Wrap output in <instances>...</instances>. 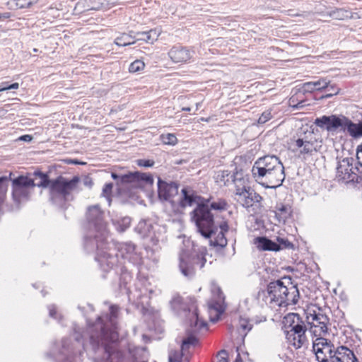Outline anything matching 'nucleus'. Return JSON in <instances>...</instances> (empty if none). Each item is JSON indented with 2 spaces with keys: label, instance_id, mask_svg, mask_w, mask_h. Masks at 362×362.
Masks as SVG:
<instances>
[{
  "label": "nucleus",
  "instance_id": "31",
  "mask_svg": "<svg viewBox=\"0 0 362 362\" xmlns=\"http://www.w3.org/2000/svg\"><path fill=\"white\" fill-rule=\"evenodd\" d=\"M252 325L250 323L247 319L240 317L238 323V332L243 336L245 337L247 332L251 330Z\"/></svg>",
  "mask_w": 362,
  "mask_h": 362
},
{
  "label": "nucleus",
  "instance_id": "28",
  "mask_svg": "<svg viewBox=\"0 0 362 362\" xmlns=\"http://www.w3.org/2000/svg\"><path fill=\"white\" fill-rule=\"evenodd\" d=\"M120 354L117 351L111 350L109 347H105L103 356L100 359H95V362H119Z\"/></svg>",
  "mask_w": 362,
  "mask_h": 362
},
{
  "label": "nucleus",
  "instance_id": "6",
  "mask_svg": "<svg viewBox=\"0 0 362 362\" xmlns=\"http://www.w3.org/2000/svg\"><path fill=\"white\" fill-rule=\"evenodd\" d=\"M267 298L272 306L287 307L296 305L299 298V291L296 286L289 287L284 285L281 280L269 283L267 286Z\"/></svg>",
  "mask_w": 362,
  "mask_h": 362
},
{
  "label": "nucleus",
  "instance_id": "33",
  "mask_svg": "<svg viewBox=\"0 0 362 362\" xmlns=\"http://www.w3.org/2000/svg\"><path fill=\"white\" fill-rule=\"evenodd\" d=\"M210 243L211 245L216 247H220L221 248L226 247L227 245V239L225 237V233L219 232L216 237L210 240Z\"/></svg>",
  "mask_w": 362,
  "mask_h": 362
},
{
  "label": "nucleus",
  "instance_id": "17",
  "mask_svg": "<svg viewBox=\"0 0 362 362\" xmlns=\"http://www.w3.org/2000/svg\"><path fill=\"white\" fill-rule=\"evenodd\" d=\"M285 334L293 332L296 330H303L306 329L305 322L303 321L300 315L297 313H288L283 320Z\"/></svg>",
  "mask_w": 362,
  "mask_h": 362
},
{
  "label": "nucleus",
  "instance_id": "53",
  "mask_svg": "<svg viewBox=\"0 0 362 362\" xmlns=\"http://www.w3.org/2000/svg\"><path fill=\"white\" fill-rule=\"evenodd\" d=\"M10 17H11V13L8 12L1 13V18H9Z\"/></svg>",
  "mask_w": 362,
  "mask_h": 362
},
{
  "label": "nucleus",
  "instance_id": "22",
  "mask_svg": "<svg viewBox=\"0 0 362 362\" xmlns=\"http://www.w3.org/2000/svg\"><path fill=\"white\" fill-rule=\"evenodd\" d=\"M307 329L303 330H296L293 332L286 334L288 342L296 349L300 348L307 341L305 332Z\"/></svg>",
  "mask_w": 362,
  "mask_h": 362
},
{
  "label": "nucleus",
  "instance_id": "7",
  "mask_svg": "<svg viewBox=\"0 0 362 362\" xmlns=\"http://www.w3.org/2000/svg\"><path fill=\"white\" fill-rule=\"evenodd\" d=\"M322 140L317 138L313 132L305 134L302 137L294 139L292 142L293 151L301 155H312L322 147Z\"/></svg>",
  "mask_w": 362,
  "mask_h": 362
},
{
  "label": "nucleus",
  "instance_id": "44",
  "mask_svg": "<svg viewBox=\"0 0 362 362\" xmlns=\"http://www.w3.org/2000/svg\"><path fill=\"white\" fill-rule=\"evenodd\" d=\"M226 356V352L225 351H221L218 353L217 356V361L216 362H228Z\"/></svg>",
  "mask_w": 362,
  "mask_h": 362
},
{
  "label": "nucleus",
  "instance_id": "49",
  "mask_svg": "<svg viewBox=\"0 0 362 362\" xmlns=\"http://www.w3.org/2000/svg\"><path fill=\"white\" fill-rule=\"evenodd\" d=\"M221 230L220 232L226 233L228 230V225L227 222L223 221L218 225Z\"/></svg>",
  "mask_w": 362,
  "mask_h": 362
},
{
  "label": "nucleus",
  "instance_id": "37",
  "mask_svg": "<svg viewBox=\"0 0 362 362\" xmlns=\"http://www.w3.org/2000/svg\"><path fill=\"white\" fill-rule=\"evenodd\" d=\"M182 298L180 296H175L171 300V305L174 310H185L186 305L185 304L187 303H183L182 302Z\"/></svg>",
  "mask_w": 362,
  "mask_h": 362
},
{
  "label": "nucleus",
  "instance_id": "48",
  "mask_svg": "<svg viewBox=\"0 0 362 362\" xmlns=\"http://www.w3.org/2000/svg\"><path fill=\"white\" fill-rule=\"evenodd\" d=\"M18 87H19L18 83H13L10 86H2V88H0V92L7 90H11V89H18Z\"/></svg>",
  "mask_w": 362,
  "mask_h": 362
},
{
  "label": "nucleus",
  "instance_id": "38",
  "mask_svg": "<svg viewBox=\"0 0 362 362\" xmlns=\"http://www.w3.org/2000/svg\"><path fill=\"white\" fill-rule=\"evenodd\" d=\"M16 6L18 8H30L33 4L38 2L39 0H13Z\"/></svg>",
  "mask_w": 362,
  "mask_h": 362
},
{
  "label": "nucleus",
  "instance_id": "20",
  "mask_svg": "<svg viewBox=\"0 0 362 362\" xmlns=\"http://www.w3.org/2000/svg\"><path fill=\"white\" fill-rule=\"evenodd\" d=\"M158 193L160 199L170 201L178 194V185L175 182H165L159 178L158 182Z\"/></svg>",
  "mask_w": 362,
  "mask_h": 362
},
{
  "label": "nucleus",
  "instance_id": "46",
  "mask_svg": "<svg viewBox=\"0 0 362 362\" xmlns=\"http://www.w3.org/2000/svg\"><path fill=\"white\" fill-rule=\"evenodd\" d=\"M145 63L142 60H135L131 64V68H144Z\"/></svg>",
  "mask_w": 362,
  "mask_h": 362
},
{
  "label": "nucleus",
  "instance_id": "52",
  "mask_svg": "<svg viewBox=\"0 0 362 362\" xmlns=\"http://www.w3.org/2000/svg\"><path fill=\"white\" fill-rule=\"evenodd\" d=\"M56 314V310L54 307L49 308V315L52 317H54V315Z\"/></svg>",
  "mask_w": 362,
  "mask_h": 362
},
{
  "label": "nucleus",
  "instance_id": "35",
  "mask_svg": "<svg viewBox=\"0 0 362 362\" xmlns=\"http://www.w3.org/2000/svg\"><path fill=\"white\" fill-rule=\"evenodd\" d=\"M9 185L6 177H0V204L4 202Z\"/></svg>",
  "mask_w": 362,
  "mask_h": 362
},
{
  "label": "nucleus",
  "instance_id": "14",
  "mask_svg": "<svg viewBox=\"0 0 362 362\" xmlns=\"http://www.w3.org/2000/svg\"><path fill=\"white\" fill-rule=\"evenodd\" d=\"M213 293L216 296V299H213L209 303V312L211 315V320L216 322L218 320L219 316L225 311V297L219 287H214Z\"/></svg>",
  "mask_w": 362,
  "mask_h": 362
},
{
  "label": "nucleus",
  "instance_id": "36",
  "mask_svg": "<svg viewBox=\"0 0 362 362\" xmlns=\"http://www.w3.org/2000/svg\"><path fill=\"white\" fill-rule=\"evenodd\" d=\"M185 351L181 350H170L169 351L168 360L169 362H182L184 356Z\"/></svg>",
  "mask_w": 362,
  "mask_h": 362
},
{
  "label": "nucleus",
  "instance_id": "29",
  "mask_svg": "<svg viewBox=\"0 0 362 362\" xmlns=\"http://www.w3.org/2000/svg\"><path fill=\"white\" fill-rule=\"evenodd\" d=\"M242 175H239L238 173L236 175H230L228 171H222L221 173L217 175V182L223 185H226L228 184L230 181L234 182V180L237 178V184L242 182L243 177H240Z\"/></svg>",
  "mask_w": 362,
  "mask_h": 362
},
{
  "label": "nucleus",
  "instance_id": "25",
  "mask_svg": "<svg viewBox=\"0 0 362 362\" xmlns=\"http://www.w3.org/2000/svg\"><path fill=\"white\" fill-rule=\"evenodd\" d=\"M275 216L279 223H285L291 216L292 210L289 205L279 204L275 207Z\"/></svg>",
  "mask_w": 362,
  "mask_h": 362
},
{
  "label": "nucleus",
  "instance_id": "34",
  "mask_svg": "<svg viewBox=\"0 0 362 362\" xmlns=\"http://www.w3.org/2000/svg\"><path fill=\"white\" fill-rule=\"evenodd\" d=\"M113 224L116 226L117 230L122 233L130 226L131 218L127 216L124 217L117 222L113 221Z\"/></svg>",
  "mask_w": 362,
  "mask_h": 362
},
{
  "label": "nucleus",
  "instance_id": "57",
  "mask_svg": "<svg viewBox=\"0 0 362 362\" xmlns=\"http://www.w3.org/2000/svg\"><path fill=\"white\" fill-rule=\"evenodd\" d=\"M182 111H187V112H189L191 110V108L190 107H182Z\"/></svg>",
  "mask_w": 362,
  "mask_h": 362
},
{
  "label": "nucleus",
  "instance_id": "62",
  "mask_svg": "<svg viewBox=\"0 0 362 362\" xmlns=\"http://www.w3.org/2000/svg\"><path fill=\"white\" fill-rule=\"evenodd\" d=\"M95 343H96L97 346H98V345H99V340H97V341H95Z\"/></svg>",
  "mask_w": 362,
  "mask_h": 362
},
{
  "label": "nucleus",
  "instance_id": "10",
  "mask_svg": "<svg viewBox=\"0 0 362 362\" xmlns=\"http://www.w3.org/2000/svg\"><path fill=\"white\" fill-rule=\"evenodd\" d=\"M234 184L235 185V199L237 202L240 203L244 207L248 208L252 206L255 203H259L262 199V197L256 193L254 189L250 187H246L244 183L245 180L242 179V182L237 184V178L235 177Z\"/></svg>",
  "mask_w": 362,
  "mask_h": 362
},
{
  "label": "nucleus",
  "instance_id": "2",
  "mask_svg": "<svg viewBox=\"0 0 362 362\" xmlns=\"http://www.w3.org/2000/svg\"><path fill=\"white\" fill-rule=\"evenodd\" d=\"M86 219L88 224L89 234L86 244L95 245L98 255L96 260L104 270L112 268L117 262L115 257L105 251L104 249L108 237L107 223L104 220V213L99 205H93L88 208Z\"/></svg>",
  "mask_w": 362,
  "mask_h": 362
},
{
  "label": "nucleus",
  "instance_id": "63",
  "mask_svg": "<svg viewBox=\"0 0 362 362\" xmlns=\"http://www.w3.org/2000/svg\"><path fill=\"white\" fill-rule=\"evenodd\" d=\"M1 19V13H0V20Z\"/></svg>",
  "mask_w": 362,
  "mask_h": 362
},
{
  "label": "nucleus",
  "instance_id": "39",
  "mask_svg": "<svg viewBox=\"0 0 362 362\" xmlns=\"http://www.w3.org/2000/svg\"><path fill=\"white\" fill-rule=\"evenodd\" d=\"M160 138L165 144L175 145L177 142V139L173 134H162Z\"/></svg>",
  "mask_w": 362,
  "mask_h": 362
},
{
  "label": "nucleus",
  "instance_id": "55",
  "mask_svg": "<svg viewBox=\"0 0 362 362\" xmlns=\"http://www.w3.org/2000/svg\"><path fill=\"white\" fill-rule=\"evenodd\" d=\"M11 86V85H9V86ZM2 86H8V85L7 84V83H6V82H3V83H1V85H0V88H2Z\"/></svg>",
  "mask_w": 362,
  "mask_h": 362
},
{
  "label": "nucleus",
  "instance_id": "21",
  "mask_svg": "<svg viewBox=\"0 0 362 362\" xmlns=\"http://www.w3.org/2000/svg\"><path fill=\"white\" fill-rule=\"evenodd\" d=\"M168 55L175 63L186 62L192 57L190 50L180 46L173 47L169 51Z\"/></svg>",
  "mask_w": 362,
  "mask_h": 362
},
{
  "label": "nucleus",
  "instance_id": "26",
  "mask_svg": "<svg viewBox=\"0 0 362 362\" xmlns=\"http://www.w3.org/2000/svg\"><path fill=\"white\" fill-rule=\"evenodd\" d=\"M160 35V32H158L156 29L150 30L148 32H138L134 33V35L136 36L135 40H144L147 43L153 44L155 41L158 40V37Z\"/></svg>",
  "mask_w": 362,
  "mask_h": 362
},
{
  "label": "nucleus",
  "instance_id": "8",
  "mask_svg": "<svg viewBox=\"0 0 362 362\" xmlns=\"http://www.w3.org/2000/svg\"><path fill=\"white\" fill-rule=\"evenodd\" d=\"M313 349L318 362H334L337 348L331 341L318 337L313 341Z\"/></svg>",
  "mask_w": 362,
  "mask_h": 362
},
{
  "label": "nucleus",
  "instance_id": "54",
  "mask_svg": "<svg viewBox=\"0 0 362 362\" xmlns=\"http://www.w3.org/2000/svg\"><path fill=\"white\" fill-rule=\"evenodd\" d=\"M337 91H336V92H335V93H328V94H327L325 97V98L331 97L332 95H334V94H337Z\"/></svg>",
  "mask_w": 362,
  "mask_h": 362
},
{
  "label": "nucleus",
  "instance_id": "27",
  "mask_svg": "<svg viewBox=\"0 0 362 362\" xmlns=\"http://www.w3.org/2000/svg\"><path fill=\"white\" fill-rule=\"evenodd\" d=\"M329 83V81L326 79H320L315 81H310L305 83L303 85V90L304 92H313L315 90H320L323 88H327Z\"/></svg>",
  "mask_w": 362,
  "mask_h": 362
},
{
  "label": "nucleus",
  "instance_id": "40",
  "mask_svg": "<svg viewBox=\"0 0 362 362\" xmlns=\"http://www.w3.org/2000/svg\"><path fill=\"white\" fill-rule=\"evenodd\" d=\"M195 341H196L195 337H192V336H189V337L184 339L182 341V345H181L182 351H185L186 349H187L190 345H192L194 344Z\"/></svg>",
  "mask_w": 362,
  "mask_h": 362
},
{
  "label": "nucleus",
  "instance_id": "19",
  "mask_svg": "<svg viewBox=\"0 0 362 362\" xmlns=\"http://www.w3.org/2000/svg\"><path fill=\"white\" fill-rule=\"evenodd\" d=\"M189 301L190 302V305L188 306L187 310L189 313H191V317H189V325L191 327V331L192 332H198L202 328H204L206 326V322L202 320L199 317V313L197 310V307L195 303V300L192 298H189Z\"/></svg>",
  "mask_w": 362,
  "mask_h": 362
},
{
  "label": "nucleus",
  "instance_id": "47",
  "mask_svg": "<svg viewBox=\"0 0 362 362\" xmlns=\"http://www.w3.org/2000/svg\"><path fill=\"white\" fill-rule=\"evenodd\" d=\"M356 158L359 164L362 166V144L357 147Z\"/></svg>",
  "mask_w": 362,
  "mask_h": 362
},
{
  "label": "nucleus",
  "instance_id": "41",
  "mask_svg": "<svg viewBox=\"0 0 362 362\" xmlns=\"http://www.w3.org/2000/svg\"><path fill=\"white\" fill-rule=\"evenodd\" d=\"M272 118L271 112L269 110L264 111L258 119L259 124H264Z\"/></svg>",
  "mask_w": 362,
  "mask_h": 362
},
{
  "label": "nucleus",
  "instance_id": "43",
  "mask_svg": "<svg viewBox=\"0 0 362 362\" xmlns=\"http://www.w3.org/2000/svg\"><path fill=\"white\" fill-rule=\"evenodd\" d=\"M113 185L112 183H107L104 186L103 194L105 197H108L110 194L112 189Z\"/></svg>",
  "mask_w": 362,
  "mask_h": 362
},
{
  "label": "nucleus",
  "instance_id": "15",
  "mask_svg": "<svg viewBox=\"0 0 362 362\" xmlns=\"http://www.w3.org/2000/svg\"><path fill=\"white\" fill-rule=\"evenodd\" d=\"M110 324L112 327L111 329H107L106 327L102 328L101 332V340L107 341L109 342H115L118 340L119 335L117 332L116 322L115 320L117 318L118 308L115 305H112L110 308Z\"/></svg>",
  "mask_w": 362,
  "mask_h": 362
},
{
  "label": "nucleus",
  "instance_id": "18",
  "mask_svg": "<svg viewBox=\"0 0 362 362\" xmlns=\"http://www.w3.org/2000/svg\"><path fill=\"white\" fill-rule=\"evenodd\" d=\"M116 0H81L76 4V8L83 11L107 9L110 8Z\"/></svg>",
  "mask_w": 362,
  "mask_h": 362
},
{
  "label": "nucleus",
  "instance_id": "3",
  "mask_svg": "<svg viewBox=\"0 0 362 362\" xmlns=\"http://www.w3.org/2000/svg\"><path fill=\"white\" fill-rule=\"evenodd\" d=\"M252 175L265 188H276L285 179L284 167L276 156L259 158L252 166Z\"/></svg>",
  "mask_w": 362,
  "mask_h": 362
},
{
  "label": "nucleus",
  "instance_id": "12",
  "mask_svg": "<svg viewBox=\"0 0 362 362\" xmlns=\"http://www.w3.org/2000/svg\"><path fill=\"white\" fill-rule=\"evenodd\" d=\"M353 158H345L338 161L337 179L339 182L349 183L357 180L358 175L353 170Z\"/></svg>",
  "mask_w": 362,
  "mask_h": 362
},
{
  "label": "nucleus",
  "instance_id": "61",
  "mask_svg": "<svg viewBox=\"0 0 362 362\" xmlns=\"http://www.w3.org/2000/svg\"><path fill=\"white\" fill-rule=\"evenodd\" d=\"M199 103H197V110L199 109Z\"/></svg>",
  "mask_w": 362,
  "mask_h": 362
},
{
  "label": "nucleus",
  "instance_id": "50",
  "mask_svg": "<svg viewBox=\"0 0 362 362\" xmlns=\"http://www.w3.org/2000/svg\"><path fill=\"white\" fill-rule=\"evenodd\" d=\"M32 139H33V136L30 135H28V134L23 135V136H21V137H19V140L23 141H27V142L32 141Z\"/></svg>",
  "mask_w": 362,
  "mask_h": 362
},
{
  "label": "nucleus",
  "instance_id": "30",
  "mask_svg": "<svg viewBox=\"0 0 362 362\" xmlns=\"http://www.w3.org/2000/svg\"><path fill=\"white\" fill-rule=\"evenodd\" d=\"M135 38L134 32L131 31L129 34L122 33L115 39V42L118 46H127L135 43Z\"/></svg>",
  "mask_w": 362,
  "mask_h": 362
},
{
  "label": "nucleus",
  "instance_id": "16",
  "mask_svg": "<svg viewBox=\"0 0 362 362\" xmlns=\"http://www.w3.org/2000/svg\"><path fill=\"white\" fill-rule=\"evenodd\" d=\"M181 192L182 195L180 199V206L182 208L192 206L194 204L199 206L206 200V199L200 197L190 188H183Z\"/></svg>",
  "mask_w": 362,
  "mask_h": 362
},
{
  "label": "nucleus",
  "instance_id": "59",
  "mask_svg": "<svg viewBox=\"0 0 362 362\" xmlns=\"http://www.w3.org/2000/svg\"><path fill=\"white\" fill-rule=\"evenodd\" d=\"M75 339H76V341H79V339H80L79 335H76L75 336Z\"/></svg>",
  "mask_w": 362,
  "mask_h": 362
},
{
  "label": "nucleus",
  "instance_id": "4",
  "mask_svg": "<svg viewBox=\"0 0 362 362\" xmlns=\"http://www.w3.org/2000/svg\"><path fill=\"white\" fill-rule=\"evenodd\" d=\"M226 206L227 203L224 200L211 202L210 199H206L192 211V219L203 237L210 238L217 231L211 210L223 211L226 209Z\"/></svg>",
  "mask_w": 362,
  "mask_h": 362
},
{
  "label": "nucleus",
  "instance_id": "24",
  "mask_svg": "<svg viewBox=\"0 0 362 362\" xmlns=\"http://www.w3.org/2000/svg\"><path fill=\"white\" fill-rule=\"evenodd\" d=\"M254 244L259 250L279 251L280 246L266 237H257L254 239Z\"/></svg>",
  "mask_w": 362,
  "mask_h": 362
},
{
  "label": "nucleus",
  "instance_id": "32",
  "mask_svg": "<svg viewBox=\"0 0 362 362\" xmlns=\"http://www.w3.org/2000/svg\"><path fill=\"white\" fill-rule=\"evenodd\" d=\"M350 13L348 11L337 8L327 13V16L337 20H344L349 18Z\"/></svg>",
  "mask_w": 362,
  "mask_h": 362
},
{
  "label": "nucleus",
  "instance_id": "51",
  "mask_svg": "<svg viewBox=\"0 0 362 362\" xmlns=\"http://www.w3.org/2000/svg\"><path fill=\"white\" fill-rule=\"evenodd\" d=\"M126 250L127 252H132L134 251L135 246L132 243L125 244Z\"/></svg>",
  "mask_w": 362,
  "mask_h": 362
},
{
  "label": "nucleus",
  "instance_id": "5",
  "mask_svg": "<svg viewBox=\"0 0 362 362\" xmlns=\"http://www.w3.org/2000/svg\"><path fill=\"white\" fill-rule=\"evenodd\" d=\"M314 123L318 127L325 129L328 132L339 129L344 132H346L353 138L362 136V121L359 123H354L350 119L343 115H324L316 118Z\"/></svg>",
  "mask_w": 362,
  "mask_h": 362
},
{
  "label": "nucleus",
  "instance_id": "11",
  "mask_svg": "<svg viewBox=\"0 0 362 362\" xmlns=\"http://www.w3.org/2000/svg\"><path fill=\"white\" fill-rule=\"evenodd\" d=\"M112 177L114 180L119 177L122 182L133 183V186L136 187H148L153 184V178L149 173L134 172L119 176L116 173H112Z\"/></svg>",
  "mask_w": 362,
  "mask_h": 362
},
{
  "label": "nucleus",
  "instance_id": "9",
  "mask_svg": "<svg viewBox=\"0 0 362 362\" xmlns=\"http://www.w3.org/2000/svg\"><path fill=\"white\" fill-rule=\"evenodd\" d=\"M206 262V259L203 252L195 256H189L183 252L180 255V270L185 276L191 278L195 274V266H199L201 269L204 266Z\"/></svg>",
  "mask_w": 362,
  "mask_h": 362
},
{
  "label": "nucleus",
  "instance_id": "42",
  "mask_svg": "<svg viewBox=\"0 0 362 362\" xmlns=\"http://www.w3.org/2000/svg\"><path fill=\"white\" fill-rule=\"evenodd\" d=\"M136 163L141 167H152L154 165V161L152 160L139 159L136 160Z\"/></svg>",
  "mask_w": 362,
  "mask_h": 362
},
{
  "label": "nucleus",
  "instance_id": "58",
  "mask_svg": "<svg viewBox=\"0 0 362 362\" xmlns=\"http://www.w3.org/2000/svg\"><path fill=\"white\" fill-rule=\"evenodd\" d=\"M90 341H91L92 342H94V341H95V338H94V337H93V336H90Z\"/></svg>",
  "mask_w": 362,
  "mask_h": 362
},
{
  "label": "nucleus",
  "instance_id": "45",
  "mask_svg": "<svg viewBox=\"0 0 362 362\" xmlns=\"http://www.w3.org/2000/svg\"><path fill=\"white\" fill-rule=\"evenodd\" d=\"M81 182L84 186L89 188H90L93 184L92 179L88 176H85Z\"/></svg>",
  "mask_w": 362,
  "mask_h": 362
},
{
  "label": "nucleus",
  "instance_id": "13",
  "mask_svg": "<svg viewBox=\"0 0 362 362\" xmlns=\"http://www.w3.org/2000/svg\"><path fill=\"white\" fill-rule=\"evenodd\" d=\"M307 320L308 324L310 325V328L314 334L321 336L327 332V325L329 320L327 315L320 311L308 313Z\"/></svg>",
  "mask_w": 362,
  "mask_h": 362
},
{
  "label": "nucleus",
  "instance_id": "23",
  "mask_svg": "<svg viewBox=\"0 0 362 362\" xmlns=\"http://www.w3.org/2000/svg\"><path fill=\"white\" fill-rule=\"evenodd\" d=\"M334 362H358L354 352L346 346L337 347Z\"/></svg>",
  "mask_w": 362,
  "mask_h": 362
},
{
  "label": "nucleus",
  "instance_id": "1",
  "mask_svg": "<svg viewBox=\"0 0 362 362\" xmlns=\"http://www.w3.org/2000/svg\"><path fill=\"white\" fill-rule=\"evenodd\" d=\"M35 179H39V182H35V180L26 176H19L12 181L13 198L16 203L28 199L31 189L37 186L40 187H48L49 189L50 199L54 203H61L67 199L71 194L78 191V184L81 180L74 176L71 180L59 176L54 180H49L47 175L35 171Z\"/></svg>",
  "mask_w": 362,
  "mask_h": 362
},
{
  "label": "nucleus",
  "instance_id": "56",
  "mask_svg": "<svg viewBox=\"0 0 362 362\" xmlns=\"http://www.w3.org/2000/svg\"><path fill=\"white\" fill-rule=\"evenodd\" d=\"M303 102H300V103H298V104L296 105V108H299V107H303Z\"/></svg>",
  "mask_w": 362,
  "mask_h": 362
},
{
  "label": "nucleus",
  "instance_id": "60",
  "mask_svg": "<svg viewBox=\"0 0 362 362\" xmlns=\"http://www.w3.org/2000/svg\"><path fill=\"white\" fill-rule=\"evenodd\" d=\"M138 70H139V69H133V70L129 69V72H136V71H138Z\"/></svg>",
  "mask_w": 362,
  "mask_h": 362
}]
</instances>
